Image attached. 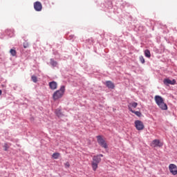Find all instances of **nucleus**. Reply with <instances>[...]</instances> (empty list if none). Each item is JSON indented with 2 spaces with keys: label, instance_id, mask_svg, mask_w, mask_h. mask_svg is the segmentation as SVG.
<instances>
[{
  "label": "nucleus",
  "instance_id": "1",
  "mask_svg": "<svg viewBox=\"0 0 177 177\" xmlns=\"http://www.w3.org/2000/svg\"><path fill=\"white\" fill-rule=\"evenodd\" d=\"M154 99L156 104H158L161 110H168V106H167V104L164 102V98H162V97L156 95Z\"/></svg>",
  "mask_w": 177,
  "mask_h": 177
},
{
  "label": "nucleus",
  "instance_id": "2",
  "mask_svg": "<svg viewBox=\"0 0 177 177\" xmlns=\"http://www.w3.org/2000/svg\"><path fill=\"white\" fill-rule=\"evenodd\" d=\"M66 92V87L64 86H62L60 88L56 91L53 95V100H59V99H62L64 95V93Z\"/></svg>",
  "mask_w": 177,
  "mask_h": 177
},
{
  "label": "nucleus",
  "instance_id": "3",
  "mask_svg": "<svg viewBox=\"0 0 177 177\" xmlns=\"http://www.w3.org/2000/svg\"><path fill=\"white\" fill-rule=\"evenodd\" d=\"M102 161V158L97 156H94L93 157V161L91 162V167L93 171H96L97 169V167L99 163Z\"/></svg>",
  "mask_w": 177,
  "mask_h": 177
},
{
  "label": "nucleus",
  "instance_id": "4",
  "mask_svg": "<svg viewBox=\"0 0 177 177\" xmlns=\"http://www.w3.org/2000/svg\"><path fill=\"white\" fill-rule=\"evenodd\" d=\"M96 138L98 145H100V146H101L104 149H107V143L106 142V140L103 139V137H102V136H97Z\"/></svg>",
  "mask_w": 177,
  "mask_h": 177
},
{
  "label": "nucleus",
  "instance_id": "5",
  "mask_svg": "<svg viewBox=\"0 0 177 177\" xmlns=\"http://www.w3.org/2000/svg\"><path fill=\"white\" fill-rule=\"evenodd\" d=\"M134 124L137 131H143V129H145V124H143V122L140 120H136Z\"/></svg>",
  "mask_w": 177,
  "mask_h": 177
},
{
  "label": "nucleus",
  "instance_id": "6",
  "mask_svg": "<svg viewBox=\"0 0 177 177\" xmlns=\"http://www.w3.org/2000/svg\"><path fill=\"white\" fill-rule=\"evenodd\" d=\"M163 143L160 142V140H153L151 143V147H162Z\"/></svg>",
  "mask_w": 177,
  "mask_h": 177
},
{
  "label": "nucleus",
  "instance_id": "7",
  "mask_svg": "<svg viewBox=\"0 0 177 177\" xmlns=\"http://www.w3.org/2000/svg\"><path fill=\"white\" fill-rule=\"evenodd\" d=\"M169 171L172 175H177V166L175 164H170L169 165Z\"/></svg>",
  "mask_w": 177,
  "mask_h": 177
},
{
  "label": "nucleus",
  "instance_id": "8",
  "mask_svg": "<svg viewBox=\"0 0 177 177\" xmlns=\"http://www.w3.org/2000/svg\"><path fill=\"white\" fill-rule=\"evenodd\" d=\"M34 9L36 12H41L42 10V3L39 1H36L34 3Z\"/></svg>",
  "mask_w": 177,
  "mask_h": 177
},
{
  "label": "nucleus",
  "instance_id": "9",
  "mask_svg": "<svg viewBox=\"0 0 177 177\" xmlns=\"http://www.w3.org/2000/svg\"><path fill=\"white\" fill-rule=\"evenodd\" d=\"M136 107H138V102H130L128 104V109L129 110V111H133L135 110V109H136Z\"/></svg>",
  "mask_w": 177,
  "mask_h": 177
},
{
  "label": "nucleus",
  "instance_id": "10",
  "mask_svg": "<svg viewBox=\"0 0 177 177\" xmlns=\"http://www.w3.org/2000/svg\"><path fill=\"white\" fill-rule=\"evenodd\" d=\"M163 83L165 84V85H175V84H176V80H171L169 79H165L163 80Z\"/></svg>",
  "mask_w": 177,
  "mask_h": 177
},
{
  "label": "nucleus",
  "instance_id": "11",
  "mask_svg": "<svg viewBox=\"0 0 177 177\" xmlns=\"http://www.w3.org/2000/svg\"><path fill=\"white\" fill-rule=\"evenodd\" d=\"M105 85L109 88V89H114L115 88V86L114 85V83L111 81H106L105 82Z\"/></svg>",
  "mask_w": 177,
  "mask_h": 177
},
{
  "label": "nucleus",
  "instance_id": "12",
  "mask_svg": "<svg viewBox=\"0 0 177 177\" xmlns=\"http://www.w3.org/2000/svg\"><path fill=\"white\" fill-rule=\"evenodd\" d=\"M49 86L53 90L57 89V83L56 82H49Z\"/></svg>",
  "mask_w": 177,
  "mask_h": 177
},
{
  "label": "nucleus",
  "instance_id": "13",
  "mask_svg": "<svg viewBox=\"0 0 177 177\" xmlns=\"http://www.w3.org/2000/svg\"><path fill=\"white\" fill-rule=\"evenodd\" d=\"M55 114L57 117H63V113H62V111L59 109H57L55 111Z\"/></svg>",
  "mask_w": 177,
  "mask_h": 177
},
{
  "label": "nucleus",
  "instance_id": "14",
  "mask_svg": "<svg viewBox=\"0 0 177 177\" xmlns=\"http://www.w3.org/2000/svg\"><path fill=\"white\" fill-rule=\"evenodd\" d=\"M53 158H54V160H57V158H59V157H60V153H54L52 155Z\"/></svg>",
  "mask_w": 177,
  "mask_h": 177
},
{
  "label": "nucleus",
  "instance_id": "15",
  "mask_svg": "<svg viewBox=\"0 0 177 177\" xmlns=\"http://www.w3.org/2000/svg\"><path fill=\"white\" fill-rule=\"evenodd\" d=\"M50 64L53 66V67H56L57 66V62L53 60V59H51L50 62Z\"/></svg>",
  "mask_w": 177,
  "mask_h": 177
},
{
  "label": "nucleus",
  "instance_id": "16",
  "mask_svg": "<svg viewBox=\"0 0 177 177\" xmlns=\"http://www.w3.org/2000/svg\"><path fill=\"white\" fill-rule=\"evenodd\" d=\"M131 113H133V114H135L136 115H137V117H141L142 116V113H140V111H131Z\"/></svg>",
  "mask_w": 177,
  "mask_h": 177
},
{
  "label": "nucleus",
  "instance_id": "17",
  "mask_svg": "<svg viewBox=\"0 0 177 177\" xmlns=\"http://www.w3.org/2000/svg\"><path fill=\"white\" fill-rule=\"evenodd\" d=\"M145 55L146 57H151V54L150 53V50H145Z\"/></svg>",
  "mask_w": 177,
  "mask_h": 177
},
{
  "label": "nucleus",
  "instance_id": "18",
  "mask_svg": "<svg viewBox=\"0 0 177 177\" xmlns=\"http://www.w3.org/2000/svg\"><path fill=\"white\" fill-rule=\"evenodd\" d=\"M10 55H12V56H16V55H17L16 50L10 49Z\"/></svg>",
  "mask_w": 177,
  "mask_h": 177
},
{
  "label": "nucleus",
  "instance_id": "19",
  "mask_svg": "<svg viewBox=\"0 0 177 177\" xmlns=\"http://www.w3.org/2000/svg\"><path fill=\"white\" fill-rule=\"evenodd\" d=\"M31 79H32V81L33 82H35V83H36V82H38V79H37V76H35V75H32V76L31 77Z\"/></svg>",
  "mask_w": 177,
  "mask_h": 177
},
{
  "label": "nucleus",
  "instance_id": "20",
  "mask_svg": "<svg viewBox=\"0 0 177 177\" xmlns=\"http://www.w3.org/2000/svg\"><path fill=\"white\" fill-rule=\"evenodd\" d=\"M140 61L142 64H145V57H143V56L141 55L140 57Z\"/></svg>",
  "mask_w": 177,
  "mask_h": 177
},
{
  "label": "nucleus",
  "instance_id": "21",
  "mask_svg": "<svg viewBox=\"0 0 177 177\" xmlns=\"http://www.w3.org/2000/svg\"><path fill=\"white\" fill-rule=\"evenodd\" d=\"M28 46H30V44H28V43L27 42L24 43V48H28Z\"/></svg>",
  "mask_w": 177,
  "mask_h": 177
},
{
  "label": "nucleus",
  "instance_id": "22",
  "mask_svg": "<svg viewBox=\"0 0 177 177\" xmlns=\"http://www.w3.org/2000/svg\"><path fill=\"white\" fill-rule=\"evenodd\" d=\"M65 167H66V168H70V162H66L65 163Z\"/></svg>",
  "mask_w": 177,
  "mask_h": 177
},
{
  "label": "nucleus",
  "instance_id": "23",
  "mask_svg": "<svg viewBox=\"0 0 177 177\" xmlns=\"http://www.w3.org/2000/svg\"><path fill=\"white\" fill-rule=\"evenodd\" d=\"M7 146H8V144H5V147H6L5 151H6L8 150Z\"/></svg>",
  "mask_w": 177,
  "mask_h": 177
},
{
  "label": "nucleus",
  "instance_id": "24",
  "mask_svg": "<svg viewBox=\"0 0 177 177\" xmlns=\"http://www.w3.org/2000/svg\"><path fill=\"white\" fill-rule=\"evenodd\" d=\"M97 156L100 157H100H103V154H99V155H97Z\"/></svg>",
  "mask_w": 177,
  "mask_h": 177
},
{
  "label": "nucleus",
  "instance_id": "25",
  "mask_svg": "<svg viewBox=\"0 0 177 177\" xmlns=\"http://www.w3.org/2000/svg\"><path fill=\"white\" fill-rule=\"evenodd\" d=\"M2 95V90H0V96Z\"/></svg>",
  "mask_w": 177,
  "mask_h": 177
}]
</instances>
